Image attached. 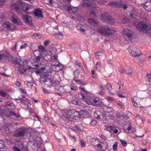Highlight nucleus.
<instances>
[{
  "instance_id": "obj_1",
  "label": "nucleus",
  "mask_w": 151,
  "mask_h": 151,
  "mask_svg": "<svg viewBox=\"0 0 151 151\" xmlns=\"http://www.w3.org/2000/svg\"><path fill=\"white\" fill-rule=\"evenodd\" d=\"M36 54V52L35 53L31 54V59L34 63L38 64L35 65L34 66V67H33V68L35 69V71L37 74H39L42 71L45 72V70L47 67H41L40 65L41 63L40 60L43 59V57L40 54L37 56Z\"/></svg>"
},
{
  "instance_id": "obj_2",
  "label": "nucleus",
  "mask_w": 151,
  "mask_h": 151,
  "mask_svg": "<svg viewBox=\"0 0 151 151\" xmlns=\"http://www.w3.org/2000/svg\"><path fill=\"white\" fill-rule=\"evenodd\" d=\"M40 81L46 88L51 87L55 82L53 76L50 75H46L41 78Z\"/></svg>"
},
{
  "instance_id": "obj_3",
  "label": "nucleus",
  "mask_w": 151,
  "mask_h": 151,
  "mask_svg": "<svg viewBox=\"0 0 151 151\" xmlns=\"http://www.w3.org/2000/svg\"><path fill=\"white\" fill-rule=\"evenodd\" d=\"M137 29L143 32H147L151 36V26L145 22H139L137 27Z\"/></svg>"
},
{
  "instance_id": "obj_4",
  "label": "nucleus",
  "mask_w": 151,
  "mask_h": 151,
  "mask_svg": "<svg viewBox=\"0 0 151 151\" xmlns=\"http://www.w3.org/2000/svg\"><path fill=\"white\" fill-rule=\"evenodd\" d=\"M97 30L100 34L106 36L111 35L112 33L116 32V31L115 29H113L112 27L107 25L99 27L98 29Z\"/></svg>"
},
{
  "instance_id": "obj_5",
  "label": "nucleus",
  "mask_w": 151,
  "mask_h": 151,
  "mask_svg": "<svg viewBox=\"0 0 151 151\" xmlns=\"http://www.w3.org/2000/svg\"><path fill=\"white\" fill-rule=\"evenodd\" d=\"M93 0H83V6L88 7V9L91 11L90 14L95 16H97L94 11L96 9V4L93 3Z\"/></svg>"
},
{
  "instance_id": "obj_6",
  "label": "nucleus",
  "mask_w": 151,
  "mask_h": 151,
  "mask_svg": "<svg viewBox=\"0 0 151 151\" xmlns=\"http://www.w3.org/2000/svg\"><path fill=\"white\" fill-rule=\"evenodd\" d=\"M108 5L111 8H122L124 10L127 9L128 7L127 5L121 1H111L108 4Z\"/></svg>"
},
{
  "instance_id": "obj_7",
  "label": "nucleus",
  "mask_w": 151,
  "mask_h": 151,
  "mask_svg": "<svg viewBox=\"0 0 151 151\" xmlns=\"http://www.w3.org/2000/svg\"><path fill=\"white\" fill-rule=\"evenodd\" d=\"M13 58L12 55L10 54L7 52L0 53V61L1 62H6L11 60Z\"/></svg>"
},
{
  "instance_id": "obj_8",
  "label": "nucleus",
  "mask_w": 151,
  "mask_h": 151,
  "mask_svg": "<svg viewBox=\"0 0 151 151\" xmlns=\"http://www.w3.org/2000/svg\"><path fill=\"white\" fill-rule=\"evenodd\" d=\"M128 50L129 53L133 56H139L141 54L139 49L132 46H130L129 47Z\"/></svg>"
},
{
  "instance_id": "obj_9",
  "label": "nucleus",
  "mask_w": 151,
  "mask_h": 151,
  "mask_svg": "<svg viewBox=\"0 0 151 151\" xmlns=\"http://www.w3.org/2000/svg\"><path fill=\"white\" fill-rule=\"evenodd\" d=\"M85 102L88 104L96 106H101V104L100 100H97L93 98L88 97H86L85 99Z\"/></svg>"
},
{
  "instance_id": "obj_10",
  "label": "nucleus",
  "mask_w": 151,
  "mask_h": 151,
  "mask_svg": "<svg viewBox=\"0 0 151 151\" xmlns=\"http://www.w3.org/2000/svg\"><path fill=\"white\" fill-rule=\"evenodd\" d=\"M11 7L13 10H15L19 14H21L23 11L24 7L20 6L19 4L16 3H12L11 4Z\"/></svg>"
},
{
  "instance_id": "obj_11",
  "label": "nucleus",
  "mask_w": 151,
  "mask_h": 151,
  "mask_svg": "<svg viewBox=\"0 0 151 151\" xmlns=\"http://www.w3.org/2000/svg\"><path fill=\"white\" fill-rule=\"evenodd\" d=\"M27 132L26 129L23 127L18 129L14 132V136L16 137H20L24 136Z\"/></svg>"
},
{
  "instance_id": "obj_12",
  "label": "nucleus",
  "mask_w": 151,
  "mask_h": 151,
  "mask_svg": "<svg viewBox=\"0 0 151 151\" xmlns=\"http://www.w3.org/2000/svg\"><path fill=\"white\" fill-rule=\"evenodd\" d=\"M95 118L100 121H102L106 119V117L104 113L101 112L100 110H97L94 113Z\"/></svg>"
},
{
  "instance_id": "obj_13",
  "label": "nucleus",
  "mask_w": 151,
  "mask_h": 151,
  "mask_svg": "<svg viewBox=\"0 0 151 151\" xmlns=\"http://www.w3.org/2000/svg\"><path fill=\"white\" fill-rule=\"evenodd\" d=\"M101 17L104 22L107 23L113 24L114 22V20L113 19H111L110 17L106 15L102 14L101 16Z\"/></svg>"
},
{
  "instance_id": "obj_14",
  "label": "nucleus",
  "mask_w": 151,
  "mask_h": 151,
  "mask_svg": "<svg viewBox=\"0 0 151 151\" xmlns=\"http://www.w3.org/2000/svg\"><path fill=\"white\" fill-rule=\"evenodd\" d=\"M57 57V56L56 55L51 56V64L52 68L58 65V64L60 63L58 60Z\"/></svg>"
},
{
  "instance_id": "obj_15",
  "label": "nucleus",
  "mask_w": 151,
  "mask_h": 151,
  "mask_svg": "<svg viewBox=\"0 0 151 151\" xmlns=\"http://www.w3.org/2000/svg\"><path fill=\"white\" fill-rule=\"evenodd\" d=\"M22 17L26 23H27L30 25H31L32 24V18L29 16L22 15Z\"/></svg>"
},
{
  "instance_id": "obj_16",
  "label": "nucleus",
  "mask_w": 151,
  "mask_h": 151,
  "mask_svg": "<svg viewBox=\"0 0 151 151\" xmlns=\"http://www.w3.org/2000/svg\"><path fill=\"white\" fill-rule=\"evenodd\" d=\"M5 107L6 110L11 111L15 109V106L13 103H7L5 105Z\"/></svg>"
},
{
  "instance_id": "obj_17",
  "label": "nucleus",
  "mask_w": 151,
  "mask_h": 151,
  "mask_svg": "<svg viewBox=\"0 0 151 151\" xmlns=\"http://www.w3.org/2000/svg\"><path fill=\"white\" fill-rule=\"evenodd\" d=\"M124 34L128 37L130 40L131 39V37L133 34V32L129 29H125L124 31Z\"/></svg>"
},
{
  "instance_id": "obj_18",
  "label": "nucleus",
  "mask_w": 151,
  "mask_h": 151,
  "mask_svg": "<svg viewBox=\"0 0 151 151\" xmlns=\"http://www.w3.org/2000/svg\"><path fill=\"white\" fill-rule=\"evenodd\" d=\"M10 19L11 21L14 23L18 24H20L21 23V21L16 16L13 15L11 17Z\"/></svg>"
},
{
  "instance_id": "obj_19",
  "label": "nucleus",
  "mask_w": 151,
  "mask_h": 151,
  "mask_svg": "<svg viewBox=\"0 0 151 151\" xmlns=\"http://www.w3.org/2000/svg\"><path fill=\"white\" fill-rule=\"evenodd\" d=\"M127 14L131 18H136L137 16V12L134 9H132L127 13Z\"/></svg>"
},
{
  "instance_id": "obj_20",
  "label": "nucleus",
  "mask_w": 151,
  "mask_h": 151,
  "mask_svg": "<svg viewBox=\"0 0 151 151\" xmlns=\"http://www.w3.org/2000/svg\"><path fill=\"white\" fill-rule=\"evenodd\" d=\"M35 16L38 17L42 18L43 17L42 12L40 9H36L34 12Z\"/></svg>"
},
{
  "instance_id": "obj_21",
  "label": "nucleus",
  "mask_w": 151,
  "mask_h": 151,
  "mask_svg": "<svg viewBox=\"0 0 151 151\" xmlns=\"http://www.w3.org/2000/svg\"><path fill=\"white\" fill-rule=\"evenodd\" d=\"M73 109L70 110L66 112L65 117L67 119H69V120L71 121H72V116Z\"/></svg>"
},
{
  "instance_id": "obj_22",
  "label": "nucleus",
  "mask_w": 151,
  "mask_h": 151,
  "mask_svg": "<svg viewBox=\"0 0 151 151\" xmlns=\"http://www.w3.org/2000/svg\"><path fill=\"white\" fill-rule=\"evenodd\" d=\"M4 26L8 29L13 30L15 28V26L9 22H6L4 24Z\"/></svg>"
},
{
  "instance_id": "obj_23",
  "label": "nucleus",
  "mask_w": 151,
  "mask_h": 151,
  "mask_svg": "<svg viewBox=\"0 0 151 151\" xmlns=\"http://www.w3.org/2000/svg\"><path fill=\"white\" fill-rule=\"evenodd\" d=\"M65 9L70 13L73 14H75L77 11L76 9L72 7L71 6L65 7Z\"/></svg>"
},
{
  "instance_id": "obj_24",
  "label": "nucleus",
  "mask_w": 151,
  "mask_h": 151,
  "mask_svg": "<svg viewBox=\"0 0 151 151\" xmlns=\"http://www.w3.org/2000/svg\"><path fill=\"white\" fill-rule=\"evenodd\" d=\"M77 27L78 30H80L82 32H85L86 29V25L79 24H77Z\"/></svg>"
},
{
  "instance_id": "obj_25",
  "label": "nucleus",
  "mask_w": 151,
  "mask_h": 151,
  "mask_svg": "<svg viewBox=\"0 0 151 151\" xmlns=\"http://www.w3.org/2000/svg\"><path fill=\"white\" fill-rule=\"evenodd\" d=\"M145 9L148 11H151V0L146 1L144 5Z\"/></svg>"
},
{
  "instance_id": "obj_26",
  "label": "nucleus",
  "mask_w": 151,
  "mask_h": 151,
  "mask_svg": "<svg viewBox=\"0 0 151 151\" xmlns=\"http://www.w3.org/2000/svg\"><path fill=\"white\" fill-rule=\"evenodd\" d=\"M21 4L24 5V6H23L24 7V9L23 10V11L26 14H31V13L30 12L28 11L30 9V6L28 5H26L25 4V3L24 2H23V3L21 2Z\"/></svg>"
},
{
  "instance_id": "obj_27",
  "label": "nucleus",
  "mask_w": 151,
  "mask_h": 151,
  "mask_svg": "<svg viewBox=\"0 0 151 151\" xmlns=\"http://www.w3.org/2000/svg\"><path fill=\"white\" fill-rule=\"evenodd\" d=\"M125 132L127 133H131L134 132V131L132 129V128L130 125L127 127V125H126L123 128Z\"/></svg>"
},
{
  "instance_id": "obj_28",
  "label": "nucleus",
  "mask_w": 151,
  "mask_h": 151,
  "mask_svg": "<svg viewBox=\"0 0 151 151\" xmlns=\"http://www.w3.org/2000/svg\"><path fill=\"white\" fill-rule=\"evenodd\" d=\"M93 145L94 146V148L98 151H104L103 147L102 145L101 144H93Z\"/></svg>"
},
{
  "instance_id": "obj_29",
  "label": "nucleus",
  "mask_w": 151,
  "mask_h": 151,
  "mask_svg": "<svg viewBox=\"0 0 151 151\" xmlns=\"http://www.w3.org/2000/svg\"><path fill=\"white\" fill-rule=\"evenodd\" d=\"M88 21L90 24L93 26H97L98 25L99 22L95 21L93 19L91 18L88 19Z\"/></svg>"
},
{
  "instance_id": "obj_30",
  "label": "nucleus",
  "mask_w": 151,
  "mask_h": 151,
  "mask_svg": "<svg viewBox=\"0 0 151 151\" xmlns=\"http://www.w3.org/2000/svg\"><path fill=\"white\" fill-rule=\"evenodd\" d=\"M0 95L1 96L7 99H9L10 97L9 95L2 90H0Z\"/></svg>"
},
{
  "instance_id": "obj_31",
  "label": "nucleus",
  "mask_w": 151,
  "mask_h": 151,
  "mask_svg": "<svg viewBox=\"0 0 151 151\" xmlns=\"http://www.w3.org/2000/svg\"><path fill=\"white\" fill-rule=\"evenodd\" d=\"M96 57L97 59H101L104 55V52L103 51L98 52L95 53Z\"/></svg>"
},
{
  "instance_id": "obj_32",
  "label": "nucleus",
  "mask_w": 151,
  "mask_h": 151,
  "mask_svg": "<svg viewBox=\"0 0 151 151\" xmlns=\"http://www.w3.org/2000/svg\"><path fill=\"white\" fill-rule=\"evenodd\" d=\"M73 116H72V120L73 119H75L77 117H78L80 116V114L79 112L77 111H75L73 109Z\"/></svg>"
},
{
  "instance_id": "obj_33",
  "label": "nucleus",
  "mask_w": 151,
  "mask_h": 151,
  "mask_svg": "<svg viewBox=\"0 0 151 151\" xmlns=\"http://www.w3.org/2000/svg\"><path fill=\"white\" fill-rule=\"evenodd\" d=\"M63 68V65L61 64V63H60L58 64V65H57L53 68V69H55V71L57 72H58L62 70Z\"/></svg>"
},
{
  "instance_id": "obj_34",
  "label": "nucleus",
  "mask_w": 151,
  "mask_h": 151,
  "mask_svg": "<svg viewBox=\"0 0 151 151\" xmlns=\"http://www.w3.org/2000/svg\"><path fill=\"white\" fill-rule=\"evenodd\" d=\"M116 116L117 118H122V119L126 118L125 114L122 112H120L116 114Z\"/></svg>"
},
{
  "instance_id": "obj_35",
  "label": "nucleus",
  "mask_w": 151,
  "mask_h": 151,
  "mask_svg": "<svg viewBox=\"0 0 151 151\" xmlns=\"http://www.w3.org/2000/svg\"><path fill=\"white\" fill-rule=\"evenodd\" d=\"M69 89V88L67 86V87H65L64 86L63 87L60 88V90H61L62 92L63 93H69V91L68 90V89Z\"/></svg>"
},
{
  "instance_id": "obj_36",
  "label": "nucleus",
  "mask_w": 151,
  "mask_h": 151,
  "mask_svg": "<svg viewBox=\"0 0 151 151\" xmlns=\"http://www.w3.org/2000/svg\"><path fill=\"white\" fill-rule=\"evenodd\" d=\"M106 88L109 91L108 93L109 94H111L112 95H114L113 93H112L110 92V91L112 90V88L111 86L110 83H108L107 84Z\"/></svg>"
},
{
  "instance_id": "obj_37",
  "label": "nucleus",
  "mask_w": 151,
  "mask_h": 151,
  "mask_svg": "<svg viewBox=\"0 0 151 151\" xmlns=\"http://www.w3.org/2000/svg\"><path fill=\"white\" fill-rule=\"evenodd\" d=\"M76 129L77 130H78L80 132H82V129L83 128V126L82 124H78L76 126Z\"/></svg>"
},
{
  "instance_id": "obj_38",
  "label": "nucleus",
  "mask_w": 151,
  "mask_h": 151,
  "mask_svg": "<svg viewBox=\"0 0 151 151\" xmlns=\"http://www.w3.org/2000/svg\"><path fill=\"white\" fill-rule=\"evenodd\" d=\"M88 119L90 120L89 124H90L92 126H94L96 124L97 122L96 120L93 119H92L90 118H89Z\"/></svg>"
},
{
  "instance_id": "obj_39",
  "label": "nucleus",
  "mask_w": 151,
  "mask_h": 151,
  "mask_svg": "<svg viewBox=\"0 0 151 151\" xmlns=\"http://www.w3.org/2000/svg\"><path fill=\"white\" fill-rule=\"evenodd\" d=\"M70 88L71 90L75 91L77 90V87L75 83H73L71 84Z\"/></svg>"
},
{
  "instance_id": "obj_40",
  "label": "nucleus",
  "mask_w": 151,
  "mask_h": 151,
  "mask_svg": "<svg viewBox=\"0 0 151 151\" xmlns=\"http://www.w3.org/2000/svg\"><path fill=\"white\" fill-rule=\"evenodd\" d=\"M18 70L19 72L21 74L24 73L27 70L26 69L23 67H20Z\"/></svg>"
},
{
  "instance_id": "obj_41",
  "label": "nucleus",
  "mask_w": 151,
  "mask_h": 151,
  "mask_svg": "<svg viewBox=\"0 0 151 151\" xmlns=\"http://www.w3.org/2000/svg\"><path fill=\"white\" fill-rule=\"evenodd\" d=\"M78 97L79 99H82L85 101V99H86L87 97H86L83 93H81L78 94Z\"/></svg>"
},
{
  "instance_id": "obj_42",
  "label": "nucleus",
  "mask_w": 151,
  "mask_h": 151,
  "mask_svg": "<svg viewBox=\"0 0 151 151\" xmlns=\"http://www.w3.org/2000/svg\"><path fill=\"white\" fill-rule=\"evenodd\" d=\"M96 69L98 71H100L101 69V65L100 62H98L96 64Z\"/></svg>"
},
{
  "instance_id": "obj_43",
  "label": "nucleus",
  "mask_w": 151,
  "mask_h": 151,
  "mask_svg": "<svg viewBox=\"0 0 151 151\" xmlns=\"http://www.w3.org/2000/svg\"><path fill=\"white\" fill-rule=\"evenodd\" d=\"M73 80L77 84H78L81 85L83 84L84 83L83 81H80V80L76 79V78H73Z\"/></svg>"
},
{
  "instance_id": "obj_44",
  "label": "nucleus",
  "mask_w": 151,
  "mask_h": 151,
  "mask_svg": "<svg viewBox=\"0 0 151 151\" xmlns=\"http://www.w3.org/2000/svg\"><path fill=\"white\" fill-rule=\"evenodd\" d=\"M91 76L93 78H96L97 76V74L96 73V71L93 70L92 69L91 71Z\"/></svg>"
},
{
  "instance_id": "obj_45",
  "label": "nucleus",
  "mask_w": 151,
  "mask_h": 151,
  "mask_svg": "<svg viewBox=\"0 0 151 151\" xmlns=\"http://www.w3.org/2000/svg\"><path fill=\"white\" fill-rule=\"evenodd\" d=\"M75 78H77L79 76V71L78 70H76L73 72Z\"/></svg>"
},
{
  "instance_id": "obj_46",
  "label": "nucleus",
  "mask_w": 151,
  "mask_h": 151,
  "mask_svg": "<svg viewBox=\"0 0 151 151\" xmlns=\"http://www.w3.org/2000/svg\"><path fill=\"white\" fill-rule=\"evenodd\" d=\"M69 137L70 139L72 140L73 142H75L76 141V138L74 135H72L70 133H69Z\"/></svg>"
},
{
  "instance_id": "obj_47",
  "label": "nucleus",
  "mask_w": 151,
  "mask_h": 151,
  "mask_svg": "<svg viewBox=\"0 0 151 151\" xmlns=\"http://www.w3.org/2000/svg\"><path fill=\"white\" fill-rule=\"evenodd\" d=\"M79 89L80 90H81L83 92H86V95L87 96H89V95H91V94L90 93H87V91H86L85 90V89L83 87H82L81 86H80V87H79Z\"/></svg>"
},
{
  "instance_id": "obj_48",
  "label": "nucleus",
  "mask_w": 151,
  "mask_h": 151,
  "mask_svg": "<svg viewBox=\"0 0 151 151\" xmlns=\"http://www.w3.org/2000/svg\"><path fill=\"white\" fill-rule=\"evenodd\" d=\"M120 141L121 142L122 145L124 147H125L127 146V143L126 142L125 140L122 139H120Z\"/></svg>"
},
{
  "instance_id": "obj_49",
  "label": "nucleus",
  "mask_w": 151,
  "mask_h": 151,
  "mask_svg": "<svg viewBox=\"0 0 151 151\" xmlns=\"http://www.w3.org/2000/svg\"><path fill=\"white\" fill-rule=\"evenodd\" d=\"M12 125L10 123H6L5 124V127L6 128L8 129H9L11 128Z\"/></svg>"
},
{
  "instance_id": "obj_50",
  "label": "nucleus",
  "mask_w": 151,
  "mask_h": 151,
  "mask_svg": "<svg viewBox=\"0 0 151 151\" xmlns=\"http://www.w3.org/2000/svg\"><path fill=\"white\" fill-rule=\"evenodd\" d=\"M100 137L101 139L100 140L101 141L100 142H102L105 141L106 139V137L103 135H101L100 136Z\"/></svg>"
},
{
  "instance_id": "obj_51",
  "label": "nucleus",
  "mask_w": 151,
  "mask_h": 151,
  "mask_svg": "<svg viewBox=\"0 0 151 151\" xmlns=\"http://www.w3.org/2000/svg\"><path fill=\"white\" fill-rule=\"evenodd\" d=\"M72 103L76 105H79L80 102L77 100H72L71 101Z\"/></svg>"
},
{
  "instance_id": "obj_52",
  "label": "nucleus",
  "mask_w": 151,
  "mask_h": 151,
  "mask_svg": "<svg viewBox=\"0 0 151 151\" xmlns=\"http://www.w3.org/2000/svg\"><path fill=\"white\" fill-rule=\"evenodd\" d=\"M80 144L82 147H86L85 142L82 140H80Z\"/></svg>"
},
{
  "instance_id": "obj_53",
  "label": "nucleus",
  "mask_w": 151,
  "mask_h": 151,
  "mask_svg": "<svg viewBox=\"0 0 151 151\" xmlns=\"http://www.w3.org/2000/svg\"><path fill=\"white\" fill-rule=\"evenodd\" d=\"M20 100L21 102H22L23 101H25L27 102L28 100L26 98H25V96L24 95H23L22 96V98L21 99H20Z\"/></svg>"
},
{
  "instance_id": "obj_54",
  "label": "nucleus",
  "mask_w": 151,
  "mask_h": 151,
  "mask_svg": "<svg viewBox=\"0 0 151 151\" xmlns=\"http://www.w3.org/2000/svg\"><path fill=\"white\" fill-rule=\"evenodd\" d=\"M106 129L109 132L111 131L112 130H114V126H109L107 128H106Z\"/></svg>"
},
{
  "instance_id": "obj_55",
  "label": "nucleus",
  "mask_w": 151,
  "mask_h": 151,
  "mask_svg": "<svg viewBox=\"0 0 151 151\" xmlns=\"http://www.w3.org/2000/svg\"><path fill=\"white\" fill-rule=\"evenodd\" d=\"M125 115L126 118H128L132 116V114L131 112L128 111L127 112L126 115Z\"/></svg>"
},
{
  "instance_id": "obj_56",
  "label": "nucleus",
  "mask_w": 151,
  "mask_h": 151,
  "mask_svg": "<svg viewBox=\"0 0 151 151\" xmlns=\"http://www.w3.org/2000/svg\"><path fill=\"white\" fill-rule=\"evenodd\" d=\"M117 147V143H115L113 145V149L114 151H116V150Z\"/></svg>"
},
{
  "instance_id": "obj_57",
  "label": "nucleus",
  "mask_w": 151,
  "mask_h": 151,
  "mask_svg": "<svg viewBox=\"0 0 151 151\" xmlns=\"http://www.w3.org/2000/svg\"><path fill=\"white\" fill-rule=\"evenodd\" d=\"M93 142H92V145H93V144H98V142H100V141H99V140H98V139H93Z\"/></svg>"
},
{
  "instance_id": "obj_58",
  "label": "nucleus",
  "mask_w": 151,
  "mask_h": 151,
  "mask_svg": "<svg viewBox=\"0 0 151 151\" xmlns=\"http://www.w3.org/2000/svg\"><path fill=\"white\" fill-rule=\"evenodd\" d=\"M27 86L28 87L31 88L32 87L33 84L31 82H28L27 83Z\"/></svg>"
},
{
  "instance_id": "obj_59",
  "label": "nucleus",
  "mask_w": 151,
  "mask_h": 151,
  "mask_svg": "<svg viewBox=\"0 0 151 151\" xmlns=\"http://www.w3.org/2000/svg\"><path fill=\"white\" fill-rule=\"evenodd\" d=\"M27 44L26 43H25L23 45L21 46L20 47V48L21 49H23L27 47Z\"/></svg>"
},
{
  "instance_id": "obj_60",
  "label": "nucleus",
  "mask_w": 151,
  "mask_h": 151,
  "mask_svg": "<svg viewBox=\"0 0 151 151\" xmlns=\"http://www.w3.org/2000/svg\"><path fill=\"white\" fill-rule=\"evenodd\" d=\"M20 91L22 93L27 95V92L26 91H24L22 88H20L19 89Z\"/></svg>"
},
{
  "instance_id": "obj_61",
  "label": "nucleus",
  "mask_w": 151,
  "mask_h": 151,
  "mask_svg": "<svg viewBox=\"0 0 151 151\" xmlns=\"http://www.w3.org/2000/svg\"><path fill=\"white\" fill-rule=\"evenodd\" d=\"M128 21V19L126 18H124L121 20V22L122 23H125L127 22Z\"/></svg>"
},
{
  "instance_id": "obj_62",
  "label": "nucleus",
  "mask_w": 151,
  "mask_h": 151,
  "mask_svg": "<svg viewBox=\"0 0 151 151\" xmlns=\"http://www.w3.org/2000/svg\"><path fill=\"white\" fill-rule=\"evenodd\" d=\"M107 111L109 112H112L113 111V109L111 107H107Z\"/></svg>"
},
{
  "instance_id": "obj_63",
  "label": "nucleus",
  "mask_w": 151,
  "mask_h": 151,
  "mask_svg": "<svg viewBox=\"0 0 151 151\" xmlns=\"http://www.w3.org/2000/svg\"><path fill=\"white\" fill-rule=\"evenodd\" d=\"M13 149L14 151H22L19 148L16 147H13Z\"/></svg>"
},
{
  "instance_id": "obj_64",
  "label": "nucleus",
  "mask_w": 151,
  "mask_h": 151,
  "mask_svg": "<svg viewBox=\"0 0 151 151\" xmlns=\"http://www.w3.org/2000/svg\"><path fill=\"white\" fill-rule=\"evenodd\" d=\"M50 43V42L49 40L45 41L44 43V45L45 46H47Z\"/></svg>"
}]
</instances>
